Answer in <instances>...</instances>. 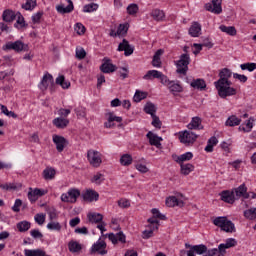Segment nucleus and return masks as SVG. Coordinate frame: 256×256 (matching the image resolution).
<instances>
[{
    "instance_id": "nucleus-42",
    "label": "nucleus",
    "mask_w": 256,
    "mask_h": 256,
    "mask_svg": "<svg viewBox=\"0 0 256 256\" xmlns=\"http://www.w3.org/2000/svg\"><path fill=\"white\" fill-rule=\"evenodd\" d=\"M88 219L90 223H101L103 221V216L100 213H89Z\"/></svg>"
},
{
    "instance_id": "nucleus-60",
    "label": "nucleus",
    "mask_w": 256,
    "mask_h": 256,
    "mask_svg": "<svg viewBox=\"0 0 256 256\" xmlns=\"http://www.w3.org/2000/svg\"><path fill=\"white\" fill-rule=\"evenodd\" d=\"M30 235L33 239H43V233L37 229L31 230Z\"/></svg>"
},
{
    "instance_id": "nucleus-48",
    "label": "nucleus",
    "mask_w": 256,
    "mask_h": 256,
    "mask_svg": "<svg viewBox=\"0 0 256 256\" xmlns=\"http://www.w3.org/2000/svg\"><path fill=\"white\" fill-rule=\"evenodd\" d=\"M47 229H49V231H60L62 226L59 222L51 221L47 224Z\"/></svg>"
},
{
    "instance_id": "nucleus-11",
    "label": "nucleus",
    "mask_w": 256,
    "mask_h": 256,
    "mask_svg": "<svg viewBox=\"0 0 256 256\" xmlns=\"http://www.w3.org/2000/svg\"><path fill=\"white\" fill-rule=\"evenodd\" d=\"M52 141L56 145V150L58 151V153H63L66 146L69 144L67 139L60 135H53Z\"/></svg>"
},
{
    "instance_id": "nucleus-51",
    "label": "nucleus",
    "mask_w": 256,
    "mask_h": 256,
    "mask_svg": "<svg viewBox=\"0 0 256 256\" xmlns=\"http://www.w3.org/2000/svg\"><path fill=\"white\" fill-rule=\"evenodd\" d=\"M253 129V122L251 119L247 120L245 126H240L239 131H244V133H249Z\"/></svg>"
},
{
    "instance_id": "nucleus-56",
    "label": "nucleus",
    "mask_w": 256,
    "mask_h": 256,
    "mask_svg": "<svg viewBox=\"0 0 256 256\" xmlns=\"http://www.w3.org/2000/svg\"><path fill=\"white\" fill-rule=\"evenodd\" d=\"M103 181H105V178H103V174H101V173H97L92 178V183H96V185H101V183H103Z\"/></svg>"
},
{
    "instance_id": "nucleus-22",
    "label": "nucleus",
    "mask_w": 256,
    "mask_h": 256,
    "mask_svg": "<svg viewBox=\"0 0 256 256\" xmlns=\"http://www.w3.org/2000/svg\"><path fill=\"white\" fill-rule=\"evenodd\" d=\"M115 121L116 123H121V121H123V118L115 116L113 115V113H109L108 120L104 125L107 129H111V127H115Z\"/></svg>"
},
{
    "instance_id": "nucleus-35",
    "label": "nucleus",
    "mask_w": 256,
    "mask_h": 256,
    "mask_svg": "<svg viewBox=\"0 0 256 256\" xmlns=\"http://www.w3.org/2000/svg\"><path fill=\"white\" fill-rule=\"evenodd\" d=\"M161 77V72L157 70H150L143 76L146 81H151V79H159Z\"/></svg>"
},
{
    "instance_id": "nucleus-23",
    "label": "nucleus",
    "mask_w": 256,
    "mask_h": 256,
    "mask_svg": "<svg viewBox=\"0 0 256 256\" xmlns=\"http://www.w3.org/2000/svg\"><path fill=\"white\" fill-rule=\"evenodd\" d=\"M83 199H84V201H89V203H91L93 201H98L99 200V193H97L94 190H87L83 194Z\"/></svg>"
},
{
    "instance_id": "nucleus-27",
    "label": "nucleus",
    "mask_w": 256,
    "mask_h": 256,
    "mask_svg": "<svg viewBox=\"0 0 256 256\" xmlns=\"http://www.w3.org/2000/svg\"><path fill=\"white\" fill-rule=\"evenodd\" d=\"M167 207H183V202L175 196H170L166 199Z\"/></svg>"
},
{
    "instance_id": "nucleus-17",
    "label": "nucleus",
    "mask_w": 256,
    "mask_h": 256,
    "mask_svg": "<svg viewBox=\"0 0 256 256\" xmlns=\"http://www.w3.org/2000/svg\"><path fill=\"white\" fill-rule=\"evenodd\" d=\"M220 197H221V201H224V203H229L230 205H233L236 201L233 190L222 191L220 193Z\"/></svg>"
},
{
    "instance_id": "nucleus-14",
    "label": "nucleus",
    "mask_w": 256,
    "mask_h": 256,
    "mask_svg": "<svg viewBox=\"0 0 256 256\" xmlns=\"http://www.w3.org/2000/svg\"><path fill=\"white\" fill-rule=\"evenodd\" d=\"M43 195H47V191L39 188H30L28 192V199L31 201V203H35V201H37L39 197H43Z\"/></svg>"
},
{
    "instance_id": "nucleus-45",
    "label": "nucleus",
    "mask_w": 256,
    "mask_h": 256,
    "mask_svg": "<svg viewBox=\"0 0 256 256\" xmlns=\"http://www.w3.org/2000/svg\"><path fill=\"white\" fill-rule=\"evenodd\" d=\"M34 7H37V0H26V3L22 5L25 11H33Z\"/></svg>"
},
{
    "instance_id": "nucleus-25",
    "label": "nucleus",
    "mask_w": 256,
    "mask_h": 256,
    "mask_svg": "<svg viewBox=\"0 0 256 256\" xmlns=\"http://www.w3.org/2000/svg\"><path fill=\"white\" fill-rule=\"evenodd\" d=\"M189 35L191 37H199L201 35V24L199 22H193L189 28Z\"/></svg>"
},
{
    "instance_id": "nucleus-54",
    "label": "nucleus",
    "mask_w": 256,
    "mask_h": 256,
    "mask_svg": "<svg viewBox=\"0 0 256 256\" xmlns=\"http://www.w3.org/2000/svg\"><path fill=\"white\" fill-rule=\"evenodd\" d=\"M0 188H2L4 191H15L17 190V185L14 183H6V184H1Z\"/></svg>"
},
{
    "instance_id": "nucleus-15",
    "label": "nucleus",
    "mask_w": 256,
    "mask_h": 256,
    "mask_svg": "<svg viewBox=\"0 0 256 256\" xmlns=\"http://www.w3.org/2000/svg\"><path fill=\"white\" fill-rule=\"evenodd\" d=\"M117 51H124V55L129 57V55H133L135 48L129 44L127 39H123L122 42L118 45Z\"/></svg>"
},
{
    "instance_id": "nucleus-58",
    "label": "nucleus",
    "mask_w": 256,
    "mask_h": 256,
    "mask_svg": "<svg viewBox=\"0 0 256 256\" xmlns=\"http://www.w3.org/2000/svg\"><path fill=\"white\" fill-rule=\"evenodd\" d=\"M87 57V52L83 48H76V58L77 59H85Z\"/></svg>"
},
{
    "instance_id": "nucleus-41",
    "label": "nucleus",
    "mask_w": 256,
    "mask_h": 256,
    "mask_svg": "<svg viewBox=\"0 0 256 256\" xmlns=\"http://www.w3.org/2000/svg\"><path fill=\"white\" fill-rule=\"evenodd\" d=\"M181 167V174L182 175H189V173L193 172L195 170V166L193 164H180Z\"/></svg>"
},
{
    "instance_id": "nucleus-59",
    "label": "nucleus",
    "mask_w": 256,
    "mask_h": 256,
    "mask_svg": "<svg viewBox=\"0 0 256 256\" xmlns=\"http://www.w3.org/2000/svg\"><path fill=\"white\" fill-rule=\"evenodd\" d=\"M151 212L154 215V217H156V219H161L162 221H165L167 219V217L161 214V212H159V209L157 208L152 209Z\"/></svg>"
},
{
    "instance_id": "nucleus-36",
    "label": "nucleus",
    "mask_w": 256,
    "mask_h": 256,
    "mask_svg": "<svg viewBox=\"0 0 256 256\" xmlns=\"http://www.w3.org/2000/svg\"><path fill=\"white\" fill-rule=\"evenodd\" d=\"M55 175H56V171L53 168H46L43 171V178L46 181H51V180L55 179Z\"/></svg>"
},
{
    "instance_id": "nucleus-10",
    "label": "nucleus",
    "mask_w": 256,
    "mask_h": 256,
    "mask_svg": "<svg viewBox=\"0 0 256 256\" xmlns=\"http://www.w3.org/2000/svg\"><path fill=\"white\" fill-rule=\"evenodd\" d=\"M232 193H234L236 201L239 199H249V197H251V194L247 192V186L245 184H241L237 188L232 189Z\"/></svg>"
},
{
    "instance_id": "nucleus-18",
    "label": "nucleus",
    "mask_w": 256,
    "mask_h": 256,
    "mask_svg": "<svg viewBox=\"0 0 256 256\" xmlns=\"http://www.w3.org/2000/svg\"><path fill=\"white\" fill-rule=\"evenodd\" d=\"M146 137L149 139L150 145L157 147V149H161V141H163V138L157 136V134L151 131L147 133Z\"/></svg>"
},
{
    "instance_id": "nucleus-57",
    "label": "nucleus",
    "mask_w": 256,
    "mask_h": 256,
    "mask_svg": "<svg viewBox=\"0 0 256 256\" xmlns=\"http://www.w3.org/2000/svg\"><path fill=\"white\" fill-rule=\"evenodd\" d=\"M21 205H23V201H21V199H16L12 211H14V213H19V211H21Z\"/></svg>"
},
{
    "instance_id": "nucleus-31",
    "label": "nucleus",
    "mask_w": 256,
    "mask_h": 256,
    "mask_svg": "<svg viewBox=\"0 0 256 256\" xmlns=\"http://www.w3.org/2000/svg\"><path fill=\"white\" fill-rule=\"evenodd\" d=\"M232 75L233 73L231 72V70H229L228 68H224L219 73L220 78L218 81L230 82L229 79H231Z\"/></svg>"
},
{
    "instance_id": "nucleus-13",
    "label": "nucleus",
    "mask_w": 256,
    "mask_h": 256,
    "mask_svg": "<svg viewBox=\"0 0 256 256\" xmlns=\"http://www.w3.org/2000/svg\"><path fill=\"white\" fill-rule=\"evenodd\" d=\"M222 1L223 0H212V4L207 3L205 5L206 11H211V13H215L216 15H219L223 11V8H221Z\"/></svg>"
},
{
    "instance_id": "nucleus-62",
    "label": "nucleus",
    "mask_w": 256,
    "mask_h": 256,
    "mask_svg": "<svg viewBox=\"0 0 256 256\" xmlns=\"http://www.w3.org/2000/svg\"><path fill=\"white\" fill-rule=\"evenodd\" d=\"M34 219L38 225H43L45 223V214H36Z\"/></svg>"
},
{
    "instance_id": "nucleus-53",
    "label": "nucleus",
    "mask_w": 256,
    "mask_h": 256,
    "mask_svg": "<svg viewBox=\"0 0 256 256\" xmlns=\"http://www.w3.org/2000/svg\"><path fill=\"white\" fill-rule=\"evenodd\" d=\"M194 249V251L198 254V255H203V253H207V246L201 244V245H195L192 247Z\"/></svg>"
},
{
    "instance_id": "nucleus-50",
    "label": "nucleus",
    "mask_w": 256,
    "mask_h": 256,
    "mask_svg": "<svg viewBox=\"0 0 256 256\" xmlns=\"http://www.w3.org/2000/svg\"><path fill=\"white\" fill-rule=\"evenodd\" d=\"M128 15H137L139 13V6L137 4H130L127 7Z\"/></svg>"
},
{
    "instance_id": "nucleus-28",
    "label": "nucleus",
    "mask_w": 256,
    "mask_h": 256,
    "mask_svg": "<svg viewBox=\"0 0 256 256\" xmlns=\"http://www.w3.org/2000/svg\"><path fill=\"white\" fill-rule=\"evenodd\" d=\"M226 127H237L241 125V118L231 115L225 122Z\"/></svg>"
},
{
    "instance_id": "nucleus-46",
    "label": "nucleus",
    "mask_w": 256,
    "mask_h": 256,
    "mask_svg": "<svg viewBox=\"0 0 256 256\" xmlns=\"http://www.w3.org/2000/svg\"><path fill=\"white\" fill-rule=\"evenodd\" d=\"M133 99H134L135 103H140V101H143V99H147V92L137 90L135 92Z\"/></svg>"
},
{
    "instance_id": "nucleus-2",
    "label": "nucleus",
    "mask_w": 256,
    "mask_h": 256,
    "mask_svg": "<svg viewBox=\"0 0 256 256\" xmlns=\"http://www.w3.org/2000/svg\"><path fill=\"white\" fill-rule=\"evenodd\" d=\"M213 224L216 227H219L221 229V231H225V233H235V224L227 219V217H216L213 220Z\"/></svg>"
},
{
    "instance_id": "nucleus-20",
    "label": "nucleus",
    "mask_w": 256,
    "mask_h": 256,
    "mask_svg": "<svg viewBox=\"0 0 256 256\" xmlns=\"http://www.w3.org/2000/svg\"><path fill=\"white\" fill-rule=\"evenodd\" d=\"M203 120H201V117L196 116L193 117L192 120L190 121V123L187 125L188 129L190 131H193V129L195 130H201L203 129Z\"/></svg>"
},
{
    "instance_id": "nucleus-49",
    "label": "nucleus",
    "mask_w": 256,
    "mask_h": 256,
    "mask_svg": "<svg viewBox=\"0 0 256 256\" xmlns=\"http://www.w3.org/2000/svg\"><path fill=\"white\" fill-rule=\"evenodd\" d=\"M127 31H129L127 24H120L117 29L118 37H125V35H127Z\"/></svg>"
},
{
    "instance_id": "nucleus-39",
    "label": "nucleus",
    "mask_w": 256,
    "mask_h": 256,
    "mask_svg": "<svg viewBox=\"0 0 256 256\" xmlns=\"http://www.w3.org/2000/svg\"><path fill=\"white\" fill-rule=\"evenodd\" d=\"M144 111L145 113H147V115H151V117H153L155 113H157V107L155 106V104L148 102L144 106Z\"/></svg>"
},
{
    "instance_id": "nucleus-43",
    "label": "nucleus",
    "mask_w": 256,
    "mask_h": 256,
    "mask_svg": "<svg viewBox=\"0 0 256 256\" xmlns=\"http://www.w3.org/2000/svg\"><path fill=\"white\" fill-rule=\"evenodd\" d=\"M17 229L20 233H25V231H29V229H31V222L21 221L17 224Z\"/></svg>"
},
{
    "instance_id": "nucleus-37",
    "label": "nucleus",
    "mask_w": 256,
    "mask_h": 256,
    "mask_svg": "<svg viewBox=\"0 0 256 256\" xmlns=\"http://www.w3.org/2000/svg\"><path fill=\"white\" fill-rule=\"evenodd\" d=\"M150 15L155 21H163L165 19V12L163 10L154 9Z\"/></svg>"
},
{
    "instance_id": "nucleus-30",
    "label": "nucleus",
    "mask_w": 256,
    "mask_h": 256,
    "mask_svg": "<svg viewBox=\"0 0 256 256\" xmlns=\"http://www.w3.org/2000/svg\"><path fill=\"white\" fill-rule=\"evenodd\" d=\"M3 21L6 23H11L12 21H15L17 19V14L13 12L12 10H5L2 15Z\"/></svg>"
},
{
    "instance_id": "nucleus-8",
    "label": "nucleus",
    "mask_w": 256,
    "mask_h": 256,
    "mask_svg": "<svg viewBox=\"0 0 256 256\" xmlns=\"http://www.w3.org/2000/svg\"><path fill=\"white\" fill-rule=\"evenodd\" d=\"M81 192L78 189H70L67 193L61 195V201L63 203H77V198H79Z\"/></svg>"
},
{
    "instance_id": "nucleus-44",
    "label": "nucleus",
    "mask_w": 256,
    "mask_h": 256,
    "mask_svg": "<svg viewBox=\"0 0 256 256\" xmlns=\"http://www.w3.org/2000/svg\"><path fill=\"white\" fill-rule=\"evenodd\" d=\"M244 217L250 221L256 220V208H250L244 211Z\"/></svg>"
},
{
    "instance_id": "nucleus-29",
    "label": "nucleus",
    "mask_w": 256,
    "mask_h": 256,
    "mask_svg": "<svg viewBox=\"0 0 256 256\" xmlns=\"http://www.w3.org/2000/svg\"><path fill=\"white\" fill-rule=\"evenodd\" d=\"M173 159H175L176 163L183 164V162L191 161L193 159V153L186 152L180 156H173Z\"/></svg>"
},
{
    "instance_id": "nucleus-55",
    "label": "nucleus",
    "mask_w": 256,
    "mask_h": 256,
    "mask_svg": "<svg viewBox=\"0 0 256 256\" xmlns=\"http://www.w3.org/2000/svg\"><path fill=\"white\" fill-rule=\"evenodd\" d=\"M118 206L121 209H127V208L131 207V202L128 199L122 198L118 201Z\"/></svg>"
},
{
    "instance_id": "nucleus-4",
    "label": "nucleus",
    "mask_w": 256,
    "mask_h": 256,
    "mask_svg": "<svg viewBox=\"0 0 256 256\" xmlns=\"http://www.w3.org/2000/svg\"><path fill=\"white\" fill-rule=\"evenodd\" d=\"M191 63V57L189 54H182L178 61H176V73L179 75H187V71H189V64Z\"/></svg>"
},
{
    "instance_id": "nucleus-12",
    "label": "nucleus",
    "mask_w": 256,
    "mask_h": 256,
    "mask_svg": "<svg viewBox=\"0 0 256 256\" xmlns=\"http://www.w3.org/2000/svg\"><path fill=\"white\" fill-rule=\"evenodd\" d=\"M55 81L53 80V75H51L49 72H46L39 84V89L41 91H47L49 89L50 85H54Z\"/></svg>"
},
{
    "instance_id": "nucleus-47",
    "label": "nucleus",
    "mask_w": 256,
    "mask_h": 256,
    "mask_svg": "<svg viewBox=\"0 0 256 256\" xmlns=\"http://www.w3.org/2000/svg\"><path fill=\"white\" fill-rule=\"evenodd\" d=\"M240 69L242 71H249L251 73V72L255 71L256 63L248 62V63L241 64Z\"/></svg>"
},
{
    "instance_id": "nucleus-34",
    "label": "nucleus",
    "mask_w": 256,
    "mask_h": 256,
    "mask_svg": "<svg viewBox=\"0 0 256 256\" xmlns=\"http://www.w3.org/2000/svg\"><path fill=\"white\" fill-rule=\"evenodd\" d=\"M190 85H191V87H193V89H200V91H203V89H205L207 87L205 80L200 79V78L193 80L190 83Z\"/></svg>"
},
{
    "instance_id": "nucleus-19",
    "label": "nucleus",
    "mask_w": 256,
    "mask_h": 256,
    "mask_svg": "<svg viewBox=\"0 0 256 256\" xmlns=\"http://www.w3.org/2000/svg\"><path fill=\"white\" fill-rule=\"evenodd\" d=\"M168 90L172 95H174V97H177L179 93H183V86L179 81H172L168 84Z\"/></svg>"
},
{
    "instance_id": "nucleus-38",
    "label": "nucleus",
    "mask_w": 256,
    "mask_h": 256,
    "mask_svg": "<svg viewBox=\"0 0 256 256\" xmlns=\"http://www.w3.org/2000/svg\"><path fill=\"white\" fill-rule=\"evenodd\" d=\"M56 85H60L62 89H69V87H71V82L65 80V76L61 75L56 78Z\"/></svg>"
},
{
    "instance_id": "nucleus-40",
    "label": "nucleus",
    "mask_w": 256,
    "mask_h": 256,
    "mask_svg": "<svg viewBox=\"0 0 256 256\" xmlns=\"http://www.w3.org/2000/svg\"><path fill=\"white\" fill-rule=\"evenodd\" d=\"M120 163L124 167H129V165L133 163V157L131 156V154H123L120 158Z\"/></svg>"
},
{
    "instance_id": "nucleus-63",
    "label": "nucleus",
    "mask_w": 256,
    "mask_h": 256,
    "mask_svg": "<svg viewBox=\"0 0 256 256\" xmlns=\"http://www.w3.org/2000/svg\"><path fill=\"white\" fill-rule=\"evenodd\" d=\"M75 31L78 35H83L85 33V26L81 23L75 25Z\"/></svg>"
},
{
    "instance_id": "nucleus-33",
    "label": "nucleus",
    "mask_w": 256,
    "mask_h": 256,
    "mask_svg": "<svg viewBox=\"0 0 256 256\" xmlns=\"http://www.w3.org/2000/svg\"><path fill=\"white\" fill-rule=\"evenodd\" d=\"M68 249H69L70 253H79V251H81V249H83V247L81 246V244L79 242L71 240L68 243Z\"/></svg>"
},
{
    "instance_id": "nucleus-24",
    "label": "nucleus",
    "mask_w": 256,
    "mask_h": 256,
    "mask_svg": "<svg viewBox=\"0 0 256 256\" xmlns=\"http://www.w3.org/2000/svg\"><path fill=\"white\" fill-rule=\"evenodd\" d=\"M237 245V240L235 238H229L226 240V243L219 245V253H226L225 249H231Z\"/></svg>"
},
{
    "instance_id": "nucleus-52",
    "label": "nucleus",
    "mask_w": 256,
    "mask_h": 256,
    "mask_svg": "<svg viewBox=\"0 0 256 256\" xmlns=\"http://www.w3.org/2000/svg\"><path fill=\"white\" fill-rule=\"evenodd\" d=\"M97 9H99V5L92 3L85 5L83 11L84 13H93V11H97Z\"/></svg>"
},
{
    "instance_id": "nucleus-1",
    "label": "nucleus",
    "mask_w": 256,
    "mask_h": 256,
    "mask_svg": "<svg viewBox=\"0 0 256 256\" xmlns=\"http://www.w3.org/2000/svg\"><path fill=\"white\" fill-rule=\"evenodd\" d=\"M214 85L221 99H227V97H233V95H237V89L231 87V85H233L231 81L223 82V80H218L214 82Z\"/></svg>"
},
{
    "instance_id": "nucleus-5",
    "label": "nucleus",
    "mask_w": 256,
    "mask_h": 256,
    "mask_svg": "<svg viewBox=\"0 0 256 256\" xmlns=\"http://www.w3.org/2000/svg\"><path fill=\"white\" fill-rule=\"evenodd\" d=\"M87 159L92 167H101L103 163V154L97 150L90 149L87 151Z\"/></svg>"
},
{
    "instance_id": "nucleus-7",
    "label": "nucleus",
    "mask_w": 256,
    "mask_h": 256,
    "mask_svg": "<svg viewBox=\"0 0 256 256\" xmlns=\"http://www.w3.org/2000/svg\"><path fill=\"white\" fill-rule=\"evenodd\" d=\"M4 51H15L21 53V51H29V45L23 43L21 40L15 42H8L3 46Z\"/></svg>"
},
{
    "instance_id": "nucleus-3",
    "label": "nucleus",
    "mask_w": 256,
    "mask_h": 256,
    "mask_svg": "<svg viewBox=\"0 0 256 256\" xmlns=\"http://www.w3.org/2000/svg\"><path fill=\"white\" fill-rule=\"evenodd\" d=\"M97 229L101 231L102 237H108L109 241H111L113 245H117L119 241L120 243H125V234H123V232H119L117 234H103L105 233V231H107V229L105 228V224L103 222L97 225Z\"/></svg>"
},
{
    "instance_id": "nucleus-21",
    "label": "nucleus",
    "mask_w": 256,
    "mask_h": 256,
    "mask_svg": "<svg viewBox=\"0 0 256 256\" xmlns=\"http://www.w3.org/2000/svg\"><path fill=\"white\" fill-rule=\"evenodd\" d=\"M68 2V5L65 6V4H60L56 6V10L61 13V15H65L66 13H71L73 9L75 8L73 6V1L71 0H66Z\"/></svg>"
},
{
    "instance_id": "nucleus-9",
    "label": "nucleus",
    "mask_w": 256,
    "mask_h": 256,
    "mask_svg": "<svg viewBox=\"0 0 256 256\" xmlns=\"http://www.w3.org/2000/svg\"><path fill=\"white\" fill-rule=\"evenodd\" d=\"M180 143L184 145H193L194 141H197V134L192 131L185 130L184 132L179 133Z\"/></svg>"
},
{
    "instance_id": "nucleus-64",
    "label": "nucleus",
    "mask_w": 256,
    "mask_h": 256,
    "mask_svg": "<svg viewBox=\"0 0 256 256\" xmlns=\"http://www.w3.org/2000/svg\"><path fill=\"white\" fill-rule=\"evenodd\" d=\"M233 78L238 79V81H240V83H247V79H248L247 76H245L243 74H238V73H234Z\"/></svg>"
},
{
    "instance_id": "nucleus-61",
    "label": "nucleus",
    "mask_w": 256,
    "mask_h": 256,
    "mask_svg": "<svg viewBox=\"0 0 256 256\" xmlns=\"http://www.w3.org/2000/svg\"><path fill=\"white\" fill-rule=\"evenodd\" d=\"M152 119L153 127H155L156 129H161V120L157 117V115L154 114V116H152Z\"/></svg>"
},
{
    "instance_id": "nucleus-26",
    "label": "nucleus",
    "mask_w": 256,
    "mask_h": 256,
    "mask_svg": "<svg viewBox=\"0 0 256 256\" xmlns=\"http://www.w3.org/2000/svg\"><path fill=\"white\" fill-rule=\"evenodd\" d=\"M53 125L57 127V129H65L69 125V119L58 117L53 120Z\"/></svg>"
},
{
    "instance_id": "nucleus-16",
    "label": "nucleus",
    "mask_w": 256,
    "mask_h": 256,
    "mask_svg": "<svg viewBox=\"0 0 256 256\" xmlns=\"http://www.w3.org/2000/svg\"><path fill=\"white\" fill-rule=\"evenodd\" d=\"M100 71H102V73H115L117 66L111 63V59L104 58V63L100 66Z\"/></svg>"
},
{
    "instance_id": "nucleus-32",
    "label": "nucleus",
    "mask_w": 256,
    "mask_h": 256,
    "mask_svg": "<svg viewBox=\"0 0 256 256\" xmlns=\"http://www.w3.org/2000/svg\"><path fill=\"white\" fill-rule=\"evenodd\" d=\"M219 29H220V31H222V33H226L227 35H230L231 37H235V35H237V29L234 26L220 25Z\"/></svg>"
},
{
    "instance_id": "nucleus-6",
    "label": "nucleus",
    "mask_w": 256,
    "mask_h": 256,
    "mask_svg": "<svg viewBox=\"0 0 256 256\" xmlns=\"http://www.w3.org/2000/svg\"><path fill=\"white\" fill-rule=\"evenodd\" d=\"M90 253L91 255H107V242H105L103 237H100L97 242L92 245Z\"/></svg>"
}]
</instances>
